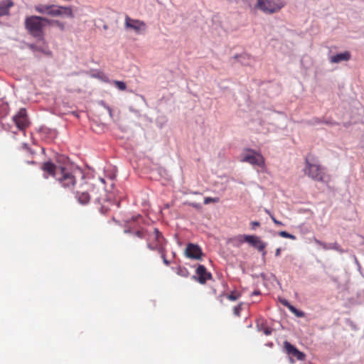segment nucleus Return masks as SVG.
Listing matches in <instances>:
<instances>
[{"label":"nucleus","mask_w":364,"mask_h":364,"mask_svg":"<svg viewBox=\"0 0 364 364\" xmlns=\"http://www.w3.org/2000/svg\"><path fill=\"white\" fill-rule=\"evenodd\" d=\"M102 193L105 195V191L103 190L100 191L95 186V185L88 182H85L81 184L76 191L75 198L82 205L87 204L92 197L94 198V200L97 203L101 204L105 200V199L101 196Z\"/></svg>","instance_id":"3"},{"label":"nucleus","mask_w":364,"mask_h":364,"mask_svg":"<svg viewBox=\"0 0 364 364\" xmlns=\"http://www.w3.org/2000/svg\"><path fill=\"white\" fill-rule=\"evenodd\" d=\"M133 235L140 239L146 240V246L151 250L162 252L165 248L166 241L157 228L148 230L144 228L133 232Z\"/></svg>","instance_id":"2"},{"label":"nucleus","mask_w":364,"mask_h":364,"mask_svg":"<svg viewBox=\"0 0 364 364\" xmlns=\"http://www.w3.org/2000/svg\"><path fill=\"white\" fill-rule=\"evenodd\" d=\"M113 83L120 90H125L127 88L126 84L122 81L114 80Z\"/></svg>","instance_id":"20"},{"label":"nucleus","mask_w":364,"mask_h":364,"mask_svg":"<svg viewBox=\"0 0 364 364\" xmlns=\"http://www.w3.org/2000/svg\"><path fill=\"white\" fill-rule=\"evenodd\" d=\"M124 27L126 29L134 31L138 35L144 33L147 28L144 21L132 18L129 16H125Z\"/></svg>","instance_id":"9"},{"label":"nucleus","mask_w":364,"mask_h":364,"mask_svg":"<svg viewBox=\"0 0 364 364\" xmlns=\"http://www.w3.org/2000/svg\"><path fill=\"white\" fill-rule=\"evenodd\" d=\"M185 255L187 257L194 259H200L203 255L201 248L193 243L187 245L185 250Z\"/></svg>","instance_id":"12"},{"label":"nucleus","mask_w":364,"mask_h":364,"mask_svg":"<svg viewBox=\"0 0 364 364\" xmlns=\"http://www.w3.org/2000/svg\"><path fill=\"white\" fill-rule=\"evenodd\" d=\"M42 171L53 176L59 185L67 191H73L77 183L76 175L79 170L74 168L69 161L56 165L50 161L42 164Z\"/></svg>","instance_id":"1"},{"label":"nucleus","mask_w":364,"mask_h":364,"mask_svg":"<svg viewBox=\"0 0 364 364\" xmlns=\"http://www.w3.org/2000/svg\"><path fill=\"white\" fill-rule=\"evenodd\" d=\"M50 24L55 25L62 31L65 29V23L58 20H51Z\"/></svg>","instance_id":"19"},{"label":"nucleus","mask_w":364,"mask_h":364,"mask_svg":"<svg viewBox=\"0 0 364 364\" xmlns=\"http://www.w3.org/2000/svg\"><path fill=\"white\" fill-rule=\"evenodd\" d=\"M28 164H34L35 162L33 161H28Z\"/></svg>","instance_id":"36"},{"label":"nucleus","mask_w":364,"mask_h":364,"mask_svg":"<svg viewBox=\"0 0 364 364\" xmlns=\"http://www.w3.org/2000/svg\"><path fill=\"white\" fill-rule=\"evenodd\" d=\"M29 47L33 50L36 49V46L34 45H30Z\"/></svg>","instance_id":"35"},{"label":"nucleus","mask_w":364,"mask_h":364,"mask_svg":"<svg viewBox=\"0 0 364 364\" xmlns=\"http://www.w3.org/2000/svg\"><path fill=\"white\" fill-rule=\"evenodd\" d=\"M219 202V198H210V197H207L204 199V203L205 204H208L210 203H218Z\"/></svg>","instance_id":"23"},{"label":"nucleus","mask_w":364,"mask_h":364,"mask_svg":"<svg viewBox=\"0 0 364 364\" xmlns=\"http://www.w3.org/2000/svg\"><path fill=\"white\" fill-rule=\"evenodd\" d=\"M196 273L198 282L202 284H205L208 280L212 278V274L208 272L206 268L202 264L198 265Z\"/></svg>","instance_id":"14"},{"label":"nucleus","mask_w":364,"mask_h":364,"mask_svg":"<svg viewBox=\"0 0 364 364\" xmlns=\"http://www.w3.org/2000/svg\"><path fill=\"white\" fill-rule=\"evenodd\" d=\"M350 59V53L348 51H345L343 53H338L335 55H333L330 58V61L332 63H338L341 61H348Z\"/></svg>","instance_id":"17"},{"label":"nucleus","mask_w":364,"mask_h":364,"mask_svg":"<svg viewBox=\"0 0 364 364\" xmlns=\"http://www.w3.org/2000/svg\"><path fill=\"white\" fill-rule=\"evenodd\" d=\"M298 317H304V313L296 309V313H294Z\"/></svg>","instance_id":"28"},{"label":"nucleus","mask_w":364,"mask_h":364,"mask_svg":"<svg viewBox=\"0 0 364 364\" xmlns=\"http://www.w3.org/2000/svg\"><path fill=\"white\" fill-rule=\"evenodd\" d=\"M284 348L289 355L295 358L298 360L303 361L306 359V355L303 352L299 350L294 346L287 341L284 342Z\"/></svg>","instance_id":"11"},{"label":"nucleus","mask_w":364,"mask_h":364,"mask_svg":"<svg viewBox=\"0 0 364 364\" xmlns=\"http://www.w3.org/2000/svg\"><path fill=\"white\" fill-rule=\"evenodd\" d=\"M233 241H235L240 244L243 243L244 242H248L252 246L255 247L258 251L262 252V255L264 256L266 255V252L264 249L266 247V243L264 242L259 237L256 235H238L233 239Z\"/></svg>","instance_id":"7"},{"label":"nucleus","mask_w":364,"mask_h":364,"mask_svg":"<svg viewBox=\"0 0 364 364\" xmlns=\"http://www.w3.org/2000/svg\"><path fill=\"white\" fill-rule=\"evenodd\" d=\"M44 23H51V20L38 16H28L25 19V28L28 33L40 40L43 38Z\"/></svg>","instance_id":"5"},{"label":"nucleus","mask_w":364,"mask_h":364,"mask_svg":"<svg viewBox=\"0 0 364 364\" xmlns=\"http://www.w3.org/2000/svg\"><path fill=\"white\" fill-rule=\"evenodd\" d=\"M243 162H247L253 166H258L261 168H264L265 166V161L263 156L252 149H248L246 152L242 155Z\"/></svg>","instance_id":"8"},{"label":"nucleus","mask_w":364,"mask_h":364,"mask_svg":"<svg viewBox=\"0 0 364 364\" xmlns=\"http://www.w3.org/2000/svg\"><path fill=\"white\" fill-rule=\"evenodd\" d=\"M281 253V248H277L275 252V256L279 257Z\"/></svg>","instance_id":"31"},{"label":"nucleus","mask_w":364,"mask_h":364,"mask_svg":"<svg viewBox=\"0 0 364 364\" xmlns=\"http://www.w3.org/2000/svg\"><path fill=\"white\" fill-rule=\"evenodd\" d=\"M271 333H272V331H271L270 329H269V328H266V329L264 330V333H265L266 335H270V334H271Z\"/></svg>","instance_id":"34"},{"label":"nucleus","mask_w":364,"mask_h":364,"mask_svg":"<svg viewBox=\"0 0 364 364\" xmlns=\"http://www.w3.org/2000/svg\"><path fill=\"white\" fill-rule=\"evenodd\" d=\"M304 173L306 176L315 181L326 182L329 179V176L326 173L325 167L314 158H305Z\"/></svg>","instance_id":"4"},{"label":"nucleus","mask_w":364,"mask_h":364,"mask_svg":"<svg viewBox=\"0 0 364 364\" xmlns=\"http://www.w3.org/2000/svg\"><path fill=\"white\" fill-rule=\"evenodd\" d=\"M109 114V116L112 117V109L109 107H106Z\"/></svg>","instance_id":"33"},{"label":"nucleus","mask_w":364,"mask_h":364,"mask_svg":"<svg viewBox=\"0 0 364 364\" xmlns=\"http://www.w3.org/2000/svg\"><path fill=\"white\" fill-rule=\"evenodd\" d=\"M57 5L55 4H38L35 6V11L41 14H46L55 17Z\"/></svg>","instance_id":"13"},{"label":"nucleus","mask_w":364,"mask_h":364,"mask_svg":"<svg viewBox=\"0 0 364 364\" xmlns=\"http://www.w3.org/2000/svg\"><path fill=\"white\" fill-rule=\"evenodd\" d=\"M241 311H242V304H241L235 306L233 309V313L237 316H240Z\"/></svg>","instance_id":"24"},{"label":"nucleus","mask_w":364,"mask_h":364,"mask_svg":"<svg viewBox=\"0 0 364 364\" xmlns=\"http://www.w3.org/2000/svg\"><path fill=\"white\" fill-rule=\"evenodd\" d=\"M288 309L292 312V313H296V309L292 305H288Z\"/></svg>","instance_id":"30"},{"label":"nucleus","mask_w":364,"mask_h":364,"mask_svg":"<svg viewBox=\"0 0 364 364\" xmlns=\"http://www.w3.org/2000/svg\"><path fill=\"white\" fill-rule=\"evenodd\" d=\"M259 294V291H255L254 292V294Z\"/></svg>","instance_id":"37"},{"label":"nucleus","mask_w":364,"mask_h":364,"mask_svg":"<svg viewBox=\"0 0 364 364\" xmlns=\"http://www.w3.org/2000/svg\"><path fill=\"white\" fill-rule=\"evenodd\" d=\"M265 212L270 216L271 219L272 220L274 224L277 225H284V224L281 221H279L275 218L274 215L269 210H265Z\"/></svg>","instance_id":"22"},{"label":"nucleus","mask_w":364,"mask_h":364,"mask_svg":"<svg viewBox=\"0 0 364 364\" xmlns=\"http://www.w3.org/2000/svg\"><path fill=\"white\" fill-rule=\"evenodd\" d=\"M282 304L288 308V305H291L287 300L282 301Z\"/></svg>","instance_id":"32"},{"label":"nucleus","mask_w":364,"mask_h":364,"mask_svg":"<svg viewBox=\"0 0 364 364\" xmlns=\"http://www.w3.org/2000/svg\"><path fill=\"white\" fill-rule=\"evenodd\" d=\"M65 16L70 18H74L73 9L70 6H63L57 5L55 17Z\"/></svg>","instance_id":"15"},{"label":"nucleus","mask_w":364,"mask_h":364,"mask_svg":"<svg viewBox=\"0 0 364 364\" xmlns=\"http://www.w3.org/2000/svg\"><path fill=\"white\" fill-rule=\"evenodd\" d=\"M239 296L240 294L235 292H232L228 296V299L230 301H236L239 298Z\"/></svg>","instance_id":"25"},{"label":"nucleus","mask_w":364,"mask_h":364,"mask_svg":"<svg viewBox=\"0 0 364 364\" xmlns=\"http://www.w3.org/2000/svg\"><path fill=\"white\" fill-rule=\"evenodd\" d=\"M284 5L282 0H257L255 7L264 13L274 14L278 12Z\"/></svg>","instance_id":"6"},{"label":"nucleus","mask_w":364,"mask_h":364,"mask_svg":"<svg viewBox=\"0 0 364 364\" xmlns=\"http://www.w3.org/2000/svg\"><path fill=\"white\" fill-rule=\"evenodd\" d=\"M23 148L26 151H28V153H30L31 155H33L34 153L30 149V148L27 146L26 144H24L23 145Z\"/></svg>","instance_id":"27"},{"label":"nucleus","mask_w":364,"mask_h":364,"mask_svg":"<svg viewBox=\"0 0 364 364\" xmlns=\"http://www.w3.org/2000/svg\"><path fill=\"white\" fill-rule=\"evenodd\" d=\"M13 121L19 130H25L29 125L26 109H20L19 111L13 117Z\"/></svg>","instance_id":"10"},{"label":"nucleus","mask_w":364,"mask_h":364,"mask_svg":"<svg viewBox=\"0 0 364 364\" xmlns=\"http://www.w3.org/2000/svg\"><path fill=\"white\" fill-rule=\"evenodd\" d=\"M161 256V258L163 259V262L164 263L166 264V265H169L170 262L168 260L166 259V248L164 249V251L162 252H159Z\"/></svg>","instance_id":"26"},{"label":"nucleus","mask_w":364,"mask_h":364,"mask_svg":"<svg viewBox=\"0 0 364 364\" xmlns=\"http://www.w3.org/2000/svg\"><path fill=\"white\" fill-rule=\"evenodd\" d=\"M314 241L316 245L321 246L325 250H334L338 252H343L341 246L337 242L327 244L321 242V240L316 238H314Z\"/></svg>","instance_id":"16"},{"label":"nucleus","mask_w":364,"mask_h":364,"mask_svg":"<svg viewBox=\"0 0 364 364\" xmlns=\"http://www.w3.org/2000/svg\"><path fill=\"white\" fill-rule=\"evenodd\" d=\"M14 6L11 0H4L0 2V16L8 15L9 9Z\"/></svg>","instance_id":"18"},{"label":"nucleus","mask_w":364,"mask_h":364,"mask_svg":"<svg viewBox=\"0 0 364 364\" xmlns=\"http://www.w3.org/2000/svg\"><path fill=\"white\" fill-rule=\"evenodd\" d=\"M290 360H291V363L294 362V360L291 358H290Z\"/></svg>","instance_id":"38"},{"label":"nucleus","mask_w":364,"mask_h":364,"mask_svg":"<svg viewBox=\"0 0 364 364\" xmlns=\"http://www.w3.org/2000/svg\"><path fill=\"white\" fill-rule=\"evenodd\" d=\"M259 225H260L259 223L257 221H253L251 223V226H252V229H255V227L259 226Z\"/></svg>","instance_id":"29"},{"label":"nucleus","mask_w":364,"mask_h":364,"mask_svg":"<svg viewBox=\"0 0 364 364\" xmlns=\"http://www.w3.org/2000/svg\"><path fill=\"white\" fill-rule=\"evenodd\" d=\"M279 235L284 238H288L294 240H296V237L294 235H291L286 231L279 232Z\"/></svg>","instance_id":"21"}]
</instances>
